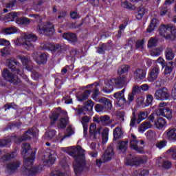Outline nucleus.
<instances>
[{
    "label": "nucleus",
    "mask_w": 176,
    "mask_h": 176,
    "mask_svg": "<svg viewBox=\"0 0 176 176\" xmlns=\"http://www.w3.org/2000/svg\"><path fill=\"white\" fill-rule=\"evenodd\" d=\"M21 155L23 156V168L21 170V174L26 176L36 175L39 173V166H32L34 160H35V151L31 148V145L24 142L22 144Z\"/></svg>",
    "instance_id": "nucleus-1"
},
{
    "label": "nucleus",
    "mask_w": 176,
    "mask_h": 176,
    "mask_svg": "<svg viewBox=\"0 0 176 176\" xmlns=\"http://www.w3.org/2000/svg\"><path fill=\"white\" fill-rule=\"evenodd\" d=\"M65 152L74 157L75 162L73 164L74 170L76 175H80L84 168H86V157L85 152L86 151L82 148V146L78 145L76 147H67Z\"/></svg>",
    "instance_id": "nucleus-2"
},
{
    "label": "nucleus",
    "mask_w": 176,
    "mask_h": 176,
    "mask_svg": "<svg viewBox=\"0 0 176 176\" xmlns=\"http://www.w3.org/2000/svg\"><path fill=\"white\" fill-rule=\"evenodd\" d=\"M38 37L34 34H24L21 38H17L14 41L15 45H23L26 50L34 49V44L32 42H36Z\"/></svg>",
    "instance_id": "nucleus-3"
},
{
    "label": "nucleus",
    "mask_w": 176,
    "mask_h": 176,
    "mask_svg": "<svg viewBox=\"0 0 176 176\" xmlns=\"http://www.w3.org/2000/svg\"><path fill=\"white\" fill-rule=\"evenodd\" d=\"M159 34L166 39H175L176 36V26L173 24H162L158 28Z\"/></svg>",
    "instance_id": "nucleus-4"
},
{
    "label": "nucleus",
    "mask_w": 176,
    "mask_h": 176,
    "mask_svg": "<svg viewBox=\"0 0 176 176\" xmlns=\"http://www.w3.org/2000/svg\"><path fill=\"white\" fill-rule=\"evenodd\" d=\"M98 94H100V91L97 88L95 89L94 94H92V98L95 101H97L98 102H100V104H102V107L104 109H107V111H110V109H112V102H111V100L107 98H98Z\"/></svg>",
    "instance_id": "nucleus-5"
},
{
    "label": "nucleus",
    "mask_w": 176,
    "mask_h": 176,
    "mask_svg": "<svg viewBox=\"0 0 176 176\" xmlns=\"http://www.w3.org/2000/svg\"><path fill=\"white\" fill-rule=\"evenodd\" d=\"M115 155V152L113 151V147L112 145H110L107 147L103 155H102L101 160H96V165L98 167H101V164L102 163H105L106 162H109L113 157Z\"/></svg>",
    "instance_id": "nucleus-6"
},
{
    "label": "nucleus",
    "mask_w": 176,
    "mask_h": 176,
    "mask_svg": "<svg viewBox=\"0 0 176 176\" xmlns=\"http://www.w3.org/2000/svg\"><path fill=\"white\" fill-rule=\"evenodd\" d=\"M36 30L40 34H45V35L48 36L54 34V25L50 22L44 23L43 26H41L40 25H37Z\"/></svg>",
    "instance_id": "nucleus-7"
},
{
    "label": "nucleus",
    "mask_w": 176,
    "mask_h": 176,
    "mask_svg": "<svg viewBox=\"0 0 176 176\" xmlns=\"http://www.w3.org/2000/svg\"><path fill=\"white\" fill-rule=\"evenodd\" d=\"M154 98L159 101H166L170 98V91L167 87H162L157 89L154 94Z\"/></svg>",
    "instance_id": "nucleus-8"
},
{
    "label": "nucleus",
    "mask_w": 176,
    "mask_h": 176,
    "mask_svg": "<svg viewBox=\"0 0 176 176\" xmlns=\"http://www.w3.org/2000/svg\"><path fill=\"white\" fill-rule=\"evenodd\" d=\"M6 64L14 74L16 75H23V70L19 63L16 59H7Z\"/></svg>",
    "instance_id": "nucleus-9"
},
{
    "label": "nucleus",
    "mask_w": 176,
    "mask_h": 176,
    "mask_svg": "<svg viewBox=\"0 0 176 176\" xmlns=\"http://www.w3.org/2000/svg\"><path fill=\"white\" fill-rule=\"evenodd\" d=\"M124 91H126V89H123L120 91H118L114 93L113 97L116 98V105L118 108H120L127 102L126 98H124Z\"/></svg>",
    "instance_id": "nucleus-10"
},
{
    "label": "nucleus",
    "mask_w": 176,
    "mask_h": 176,
    "mask_svg": "<svg viewBox=\"0 0 176 176\" xmlns=\"http://www.w3.org/2000/svg\"><path fill=\"white\" fill-rule=\"evenodd\" d=\"M94 107V102H93V100H89L85 102V104L84 107L78 109H75L76 115H82L83 113L84 115H86V111L91 112L93 111V107Z\"/></svg>",
    "instance_id": "nucleus-11"
},
{
    "label": "nucleus",
    "mask_w": 176,
    "mask_h": 176,
    "mask_svg": "<svg viewBox=\"0 0 176 176\" xmlns=\"http://www.w3.org/2000/svg\"><path fill=\"white\" fill-rule=\"evenodd\" d=\"M44 162L47 163L48 166H52V164H54L56 162V151H52L50 149H47L44 153Z\"/></svg>",
    "instance_id": "nucleus-12"
},
{
    "label": "nucleus",
    "mask_w": 176,
    "mask_h": 176,
    "mask_svg": "<svg viewBox=\"0 0 176 176\" xmlns=\"http://www.w3.org/2000/svg\"><path fill=\"white\" fill-rule=\"evenodd\" d=\"M2 76L7 80V82H10V83H12L13 85H17V83H20V80L17 76H14L13 74L10 73V72L8 69H4L2 72Z\"/></svg>",
    "instance_id": "nucleus-13"
},
{
    "label": "nucleus",
    "mask_w": 176,
    "mask_h": 176,
    "mask_svg": "<svg viewBox=\"0 0 176 176\" xmlns=\"http://www.w3.org/2000/svg\"><path fill=\"white\" fill-rule=\"evenodd\" d=\"M34 135H35V131L32 128H30L23 136L15 137L14 142L16 144H20L21 142H23V141H25V140H30L31 137H34Z\"/></svg>",
    "instance_id": "nucleus-14"
},
{
    "label": "nucleus",
    "mask_w": 176,
    "mask_h": 176,
    "mask_svg": "<svg viewBox=\"0 0 176 176\" xmlns=\"http://www.w3.org/2000/svg\"><path fill=\"white\" fill-rule=\"evenodd\" d=\"M32 56L34 60H35V61L37 63V64L41 65L46 64L47 61V56H49V54L46 53L39 54L37 52H34Z\"/></svg>",
    "instance_id": "nucleus-15"
},
{
    "label": "nucleus",
    "mask_w": 176,
    "mask_h": 176,
    "mask_svg": "<svg viewBox=\"0 0 176 176\" xmlns=\"http://www.w3.org/2000/svg\"><path fill=\"white\" fill-rule=\"evenodd\" d=\"M110 83H113L116 89H122L126 85H127V82H126V78L123 76H119L117 78H111Z\"/></svg>",
    "instance_id": "nucleus-16"
},
{
    "label": "nucleus",
    "mask_w": 176,
    "mask_h": 176,
    "mask_svg": "<svg viewBox=\"0 0 176 176\" xmlns=\"http://www.w3.org/2000/svg\"><path fill=\"white\" fill-rule=\"evenodd\" d=\"M94 120L96 123L102 124V126H109V124H112V120L111 119V117L107 115L101 116L99 118H94Z\"/></svg>",
    "instance_id": "nucleus-17"
},
{
    "label": "nucleus",
    "mask_w": 176,
    "mask_h": 176,
    "mask_svg": "<svg viewBox=\"0 0 176 176\" xmlns=\"http://www.w3.org/2000/svg\"><path fill=\"white\" fill-rule=\"evenodd\" d=\"M125 164L126 166H131V167L133 166L137 167L141 164H144V160L140 157H134L130 159H126Z\"/></svg>",
    "instance_id": "nucleus-18"
},
{
    "label": "nucleus",
    "mask_w": 176,
    "mask_h": 176,
    "mask_svg": "<svg viewBox=\"0 0 176 176\" xmlns=\"http://www.w3.org/2000/svg\"><path fill=\"white\" fill-rule=\"evenodd\" d=\"M157 116H164L166 119L173 118V111L170 108H160L156 110Z\"/></svg>",
    "instance_id": "nucleus-19"
},
{
    "label": "nucleus",
    "mask_w": 176,
    "mask_h": 176,
    "mask_svg": "<svg viewBox=\"0 0 176 176\" xmlns=\"http://www.w3.org/2000/svg\"><path fill=\"white\" fill-rule=\"evenodd\" d=\"M20 162L17 160L8 162L6 164V170L8 174H13V173L16 172L19 167H20Z\"/></svg>",
    "instance_id": "nucleus-20"
},
{
    "label": "nucleus",
    "mask_w": 176,
    "mask_h": 176,
    "mask_svg": "<svg viewBox=\"0 0 176 176\" xmlns=\"http://www.w3.org/2000/svg\"><path fill=\"white\" fill-rule=\"evenodd\" d=\"M132 138L133 139H132L130 141V146L131 149H134L135 151H136V152H138L139 153H142V152L144 151V147L138 146V143L140 142L137 140V138H135V135H132Z\"/></svg>",
    "instance_id": "nucleus-21"
},
{
    "label": "nucleus",
    "mask_w": 176,
    "mask_h": 176,
    "mask_svg": "<svg viewBox=\"0 0 176 176\" xmlns=\"http://www.w3.org/2000/svg\"><path fill=\"white\" fill-rule=\"evenodd\" d=\"M159 72H160L159 65H155L153 69H151L148 78L149 82H155V80L157 79V76H159Z\"/></svg>",
    "instance_id": "nucleus-22"
},
{
    "label": "nucleus",
    "mask_w": 176,
    "mask_h": 176,
    "mask_svg": "<svg viewBox=\"0 0 176 176\" xmlns=\"http://www.w3.org/2000/svg\"><path fill=\"white\" fill-rule=\"evenodd\" d=\"M166 138L168 141L172 142H175L176 141V129L175 128H169L165 132Z\"/></svg>",
    "instance_id": "nucleus-23"
},
{
    "label": "nucleus",
    "mask_w": 176,
    "mask_h": 176,
    "mask_svg": "<svg viewBox=\"0 0 176 176\" xmlns=\"http://www.w3.org/2000/svg\"><path fill=\"white\" fill-rule=\"evenodd\" d=\"M133 76L135 79L142 80L146 76V71L142 69H137L133 74Z\"/></svg>",
    "instance_id": "nucleus-24"
},
{
    "label": "nucleus",
    "mask_w": 176,
    "mask_h": 176,
    "mask_svg": "<svg viewBox=\"0 0 176 176\" xmlns=\"http://www.w3.org/2000/svg\"><path fill=\"white\" fill-rule=\"evenodd\" d=\"M62 36L64 38V39H67V41H69V42H72V43L76 42L78 39L75 33H63Z\"/></svg>",
    "instance_id": "nucleus-25"
},
{
    "label": "nucleus",
    "mask_w": 176,
    "mask_h": 176,
    "mask_svg": "<svg viewBox=\"0 0 176 176\" xmlns=\"http://www.w3.org/2000/svg\"><path fill=\"white\" fill-rule=\"evenodd\" d=\"M106 50H111V45L109 43L100 45L97 49V53L99 54H105Z\"/></svg>",
    "instance_id": "nucleus-26"
},
{
    "label": "nucleus",
    "mask_w": 176,
    "mask_h": 176,
    "mask_svg": "<svg viewBox=\"0 0 176 176\" xmlns=\"http://www.w3.org/2000/svg\"><path fill=\"white\" fill-rule=\"evenodd\" d=\"M89 122H90V118L87 116L82 117L81 119V123L84 129V135H87V129L89 128L87 123H89Z\"/></svg>",
    "instance_id": "nucleus-27"
},
{
    "label": "nucleus",
    "mask_w": 176,
    "mask_h": 176,
    "mask_svg": "<svg viewBox=\"0 0 176 176\" xmlns=\"http://www.w3.org/2000/svg\"><path fill=\"white\" fill-rule=\"evenodd\" d=\"M159 25V20L156 19H153L150 23V25H148L147 28V32H152V31H155V29L157 28Z\"/></svg>",
    "instance_id": "nucleus-28"
},
{
    "label": "nucleus",
    "mask_w": 176,
    "mask_h": 176,
    "mask_svg": "<svg viewBox=\"0 0 176 176\" xmlns=\"http://www.w3.org/2000/svg\"><path fill=\"white\" fill-rule=\"evenodd\" d=\"M165 56L166 60H168V61H171V60H174L175 54H174V52H173V49L171 47H166L165 49Z\"/></svg>",
    "instance_id": "nucleus-29"
},
{
    "label": "nucleus",
    "mask_w": 176,
    "mask_h": 176,
    "mask_svg": "<svg viewBox=\"0 0 176 176\" xmlns=\"http://www.w3.org/2000/svg\"><path fill=\"white\" fill-rule=\"evenodd\" d=\"M90 94H91V91L86 90L81 95L77 96L76 98L78 101H85L89 98V96H90Z\"/></svg>",
    "instance_id": "nucleus-30"
},
{
    "label": "nucleus",
    "mask_w": 176,
    "mask_h": 176,
    "mask_svg": "<svg viewBox=\"0 0 176 176\" xmlns=\"http://www.w3.org/2000/svg\"><path fill=\"white\" fill-rule=\"evenodd\" d=\"M113 140H119V138H122L123 137V131L122 128L117 126L113 130Z\"/></svg>",
    "instance_id": "nucleus-31"
},
{
    "label": "nucleus",
    "mask_w": 176,
    "mask_h": 176,
    "mask_svg": "<svg viewBox=\"0 0 176 176\" xmlns=\"http://www.w3.org/2000/svg\"><path fill=\"white\" fill-rule=\"evenodd\" d=\"M157 129H163L164 126H166V120L162 117L158 118L155 122H154Z\"/></svg>",
    "instance_id": "nucleus-32"
},
{
    "label": "nucleus",
    "mask_w": 176,
    "mask_h": 176,
    "mask_svg": "<svg viewBox=\"0 0 176 176\" xmlns=\"http://www.w3.org/2000/svg\"><path fill=\"white\" fill-rule=\"evenodd\" d=\"M133 40L131 39L129 40L127 43L125 44L124 49L127 56L133 53Z\"/></svg>",
    "instance_id": "nucleus-33"
},
{
    "label": "nucleus",
    "mask_w": 176,
    "mask_h": 176,
    "mask_svg": "<svg viewBox=\"0 0 176 176\" xmlns=\"http://www.w3.org/2000/svg\"><path fill=\"white\" fill-rule=\"evenodd\" d=\"M152 127V124H151V122H144L141 124L140 126L139 127V131L144 133L145 130L148 129H151Z\"/></svg>",
    "instance_id": "nucleus-34"
},
{
    "label": "nucleus",
    "mask_w": 176,
    "mask_h": 176,
    "mask_svg": "<svg viewBox=\"0 0 176 176\" xmlns=\"http://www.w3.org/2000/svg\"><path fill=\"white\" fill-rule=\"evenodd\" d=\"M30 21V19L26 17L16 18L15 19V23H16V24H20L21 25H27Z\"/></svg>",
    "instance_id": "nucleus-35"
},
{
    "label": "nucleus",
    "mask_w": 176,
    "mask_h": 176,
    "mask_svg": "<svg viewBox=\"0 0 176 176\" xmlns=\"http://www.w3.org/2000/svg\"><path fill=\"white\" fill-rule=\"evenodd\" d=\"M109 134V129L107 127H105L102 132V144H106V142L108 141V135Z\"/></svg>",
    "instance_id": "nucleus-36"
},
{
    "label": "nucleus",
    "mask_w": 176,
    "mask_h": 176,
    "mask_svg": "<svg viewBox=\"0 0 176 176\" xmlns=\"http://www.w3.org/2000/svg\"><path fill=\"white\" fill-rule=\"evenodd\" d=\"M171 5V3H166V1H165L164 4L161 7V10L160 12V16H166L168 12V6Z\"/></svg>",
    "instance_id": "nucleus-37"
},
{
    "label": "nucleus",
    "mask_w": 176,
    "mask_h": 176,
    "mask_svg": "<svg viewBox=\"0 0 176 176\" xmlns=\"http://www.w3.org/2000/svg\"><path fill=\"white\" fill-rule=\"evenodd\" d=\"M148 116V114L145 111H140L138 114V119H137V123L138 124H140L142 120H145Z\"/></svg>",
    "instance_id": "nucleus-38"
},
{
    "label": "nucleus",
    "mask_w": 176,
    "mask_h": 176,
    "mask_svg": "<svg viewBox=\"0 0 176 176\" xmlns=\"http://www.w3.org/2000/svg\"><path fill=\"white\" fill-rule=\"evenodd\" d=\"M146 10L144 7H139L138 9V12L136 13V19L138 20H141L142 17H144V14H145Z\"/></svg>",
    "instance_id": "nucleus-39"
},
{
    "label": "nucleus",
    "mask_w": 176,
    "mask_h": 176,
    "mask_svg": "<svg viewBox=\"0 0 176 176\" xmlns=\"http://www.w3.org/2000/svg\"><path fill=\"white\" fill-rule=\"evenodd\" d=\"M58 118H60V113L57 112H52L50 115V119L51 120V124H54L57 122Z\"/></svg>",
    "instance_id": "nucleus-40"
},
{
    "label": "nucleus",
    "mask_w": 176,
    "mask_h": 176,
    "mask_svg": "<svg viewBox=\"0 0 176 176\" xmlns=\"http://www.w3.org/2000/svg\"><path fill=\"white\" fill-rule=\"evenodd\" d=\"M167 155L169 156H171L172 159L174 160H176V146H172L170 147L167 151Z\"/></svg>",
    "instance_id": "nucleus-41"
},
{
    "label": "nucleus",
    "mask_w": 176,
    "mask_h": 176,
    "mask_svg": "<svg viewBox=\"0 0 176 176\" xmlns=\"http://www.w3.org/2000/svg\"><path fill=\"white\" fill-rule=\"evenodd\" d=\"M16 152L14 151L10 154L8 153L4 155L2 157V160H3V162H9V160H10L11 159H14V157H16Z\"/></svg>",
    "instance_id": "nucleus-42"
},
{
    "label": "nucleus",
    "mask_w": 176,
    "mask_h": 176,
    "mask_svg": "<svg viewBox=\"0 0 176 176\" xmlns=\"http://www.w3.org/2000/svg\"><path fill=\"white\" fill-rule=\"evenodd\" d=\"M113 82H111V80L108 82V83L106 85L105 87L103 88L104 91L105 93H111L113 90Z\"/></svg>",
    "instance_id": "nucleus-43"
},
{
    "label": "nucleus",
    "mask_w": 176,
    "mask_h": 176,
    "mask_svg": "<svg viewBox=\"0 0 176 176\" xmlns=\"http://www.w3.org/2000/svg\"><path fill=\"white\" fill-rule=\"evenodd\" d=\"M127 144H129V142H119L118 146L120 151H122V152H126L127 149Z\"/></svg>",
    "instance_id": "nucleus-44"
},
{
    "label": "nucleus",
    "mask_w": 176,
    "mask_h": 176,
    "mask_svg": "<svg viewBox=\"0 0 176 176\" xmlns=\"http://www.w3.org/2000/svg\"><path fill=\"white\" fill-rule=\"evenodd\" d=\"M146 136L148 140H156V132L149 130L146 133Z\"/></svg>",
    "instance_id": "nucleus-45"
},
{
    "label": "nucleus",
    "mask_w": 176,
    "mask_h": 176,
    "mask_svg": "<svg viewBox=\"0 0 176 176\" xmlns=\"http://www.w3.org/2000/svg\"><path fill=\"white\" fill-rule=\"evenodd\" d=\"M52 52H56V53H61L63 52V47L61 45L57 44H52V47L51 50Z\"/></svg>",
    "instance_id": "nucleus-46"
},
{
    "label": "nucleus",
    "mask_w": 176,
    "mask_h": 176,
    "mask_svg": "<svg viewBox=\"0 0 176 176\" xmlns=\"http://www.w3.org/2000/svg\"><path fill=\"white\" fill-rule=\"evenodd\" d=\"M17 17V12H10L7 16H5L6 20L8 21H14V19Z\"/></svg>",
    "instance_id": "nucleus-47"
},
{
    "label": "nucleus",
    "mask_w": 176,
    "mask_h": 176,
    "mask_svg": "<svg viewBox=\"0 0 176 176\" xmlns=\"http://www.w3.org/2000/svg\"><path fill=\"white\" fill-rule=\"evenodd\" d=\"M144 43H145V41L144 39L138 40L135 45V49H140V50H142V49H144Z\"/></svg>",
    "instance_id": "nucleus-48"
},
{
    "label": "nucleus",
    "mask_w": 176,
    "mask_h": 176,
    "mask_svg": "<svg viewBox=\"0 0 176 176\" xmlns=\"http://www.w3.org/2000/svg\"><path fill=\"white\" fill-rule=\"evenodd\" d=\"M163 50L161 47L154 48L151 50V56L156 57L162 54V51Z\"/></svg>",
    "instance_id": "nucleus-49"
},
{
    "label": "nucleus",
    "mask_w": 176,
    "mask_h": 176,
    "mask_svg": "<svg viewBox=\"0 0 176 176\" xmlns=\"http://www.w3.org/2000/svg\"><path fill=\"white\" fill-rule=\"evenodd\" d=\"M129 71V65H122L118 70V75H122V74H125Z\"/></svg>",
    "instance_id": "nucleus-50"
},
{
    "label": "nucleus",
    "mask_w": 176,
    "mask_h": 176,
    "mask_svg": "<svg viewBox=\"0 0 176 176\" xmlns=\"http://www.w3.org/2000/svg\"><path fill=\"white\" fill-rule=\"evenodd\" d=\"M157 43V41H156L155 38H151L148 41L147 46L149 49H151L152 47H155V46H156Z\"/></svg>",
    "instance_id": "nucleus-51"
},
{
    "label": "nucleus",
    "mask_w": 176,
    "mask_h": 176,
    "mask_svg": "<svg viewBox=\"0 0 176 176\" xmlns=\"http://www.w3.org/2000/svg\"><path fill=\"white\" fill-rule=\"evenodd\" d=\"M5 111L8 109H16L17 108V105L14 104V102L7 103L4 105Z\"/></svg>",
    "instance_id": "nucleus-52"
},
{
    "label": "nucleus",
    "mask_w": 176,
    "mask_h": 176,
    "mask_svg": "<svg viewBox=\"0 0 176 176\" xmlns=\"http://www.w3.org/2000/svg\"><path fill=\"white\" fill-rule=\"evenodd\" d=\"M67 124H68V119L61 118L60 120L59 126H60V129H65V127H67Z\"/></svg>",
    "instance_id": "nucleus-53"
},
{
    "label": "nucleus",
    "mask_w": 176,
    "mask_h": 176,
    "mask_svg": "<svg viewBox=\"0 0 176 176\" xmlns=\"http://www.w3.org/2000/svg\"><path fill=\"white\" fill-rule=\"evenodd\" d=\"M54 135H56V130L54 129L49 131L45 133V137H47L48 140H52V138H53Z\"/></svg>",
    "instance_id": "nucleus-54"
},
{
    "label": "nucleus",
    "mask_w": 176,
    "mask_h": 176,
    "mask_svg": "<svg viewBox=\"0 0 176 176\" xmlns=\"http://www.w3.org/2000/svg\"><path fill=\"white\" fill-rule=\"evenodd\" d=\"M92 135L94 136V138H95V140H97V138H100L101 135V127L96 129L93 133Z\"/></svg>",
    "instance_id": "nucleus-55"
},
{
    "label": "nucleus",
    "mask_w": 176,
    "mask_h": 176,
    "mask_svg": "<svg viewBox=\"0 0 176 176\" xmlns=\"http://www.w3.org/2000/svg\"><path fill=\"white\" fill-rule=\"evenodd\" d=\"M135 122H137V116H135V112H133L130 122L131 127L135 126Z\"/></svg>",
    "instance_id": "nucleus-56"
},
{
    "label": "nucleus",
    "mask_w": 176,
    "mask_h": 176,
    "mask_svg": "<svg viewBox=\"0 0 176 176\" xmlns=\"http://www.w3.org/2000/svg\"><path fill=\"white\" fill-rule=\"evenodd\" d=\"M53 46L52 43H44L41 45V48L43 49L44 50H51L52 51V47Z\"/></svg>",
    "instance_id": "nucleus-57"
},
{
    "label": "nucleus",
    "mask_w": 176,
    "mask_h": 176,
    "mask_svg": "<svg viewBox=\"0 0 176 176\" xmlns=\"http://www.w3.org/2000/svg\"><path fill=\"white\" fill-rule=\"evenodd\" d=\"M4 31H5L6 34H14V33L17 32V28H14V27H11V28L5 29Z\"/></svg>",
    "instance_id": "nucleus-58"
},
{
    "label": "nucleus",
    "mask_w": 176,
    "mask_h": 176,
    "mask_svg": "<svg viewBox=\"0 0 176 176\" xmlns=\"http://www.w3.org/2000/svg\"><path fill=\"white\" fill-rule=\"evenodd\" d=\"M166 145H167V141L166 140H162V141L158 142L156 144V146L159 149H162V148H164V146H166Z\"/></svg>",
    "instance_id": "nucleus-59"
},
{
    "label": "nucleus",
    "mask_w": 176,
    "mask_h": 176,
    "mask_svg": "<svg viewBox=\"0 0 176 176\" xmlns=\"http://www.w3.org/2000/svg\"><path fill=\"white\" fill-rule=\"evenodd\" d=\"M67 133L63 136V138L62 140H64V138H67L68 137H71L72 135L74 134V129H72L71 126L67 127Z\"/></svg>",
    "instance_id": "nucleus-60"
},
{
    "label": "nucleus",
    "mask_w": 176,
    "mask_h": 176,
    "mask_svg": "<svg viewBox=\"0 0 176 176\" xmlns=\"http://www.w3.org/2000/svg\"><path fill=\"white\" fill-rule=\"evenodd\" d=\"M97 129V125L95 123H92L89 126V135L93 136V133Z\"/></svg>",
    "instance_id": "nucleus-61"
},
{
    "label": "nucleus",
    "mask_w": 176,
    "mask_h": 176,
    "mask_svg": "<svg viewBox=\"0 0 176 176\" xmlns=\"http://www.w3.org/2000/svg\"><path fill=\"white\" fill-rule=\"evenodd\" d=\"M173 72V67L168 65V64L166 65L165 67V69L164 71V75H168V74H171Z\"/></svg>",
    "instance_id": "nucleus-62"
},
{
    "label": "nucleus",
    "mask_w": 176,
    "mask_h": 176,
    "mask_svg": "<svg viewBox=\"0 0 176 176\" xmlns=\"http://www.w3.org/2000/svg\"><path fill=\"white\" fill-rule=\"evenodd\" d=\"M50 176H65V173L61 172V170H54Z\"/></svg>",
    "instance_id": "nucleus-63"
},
{
    "label": "nucleus",
    "mask_w": 176,
    "mask_h": 176,
    "mask_svg": "<svg viewBox=\"0 0 176 176\" xmlns=\"http://www.w3.org/2000/svg\"><path fill=\"white\" fill-rule=\"evenodd\" d=\"M10 142H12V140L9 138L1 140L0 146H6V145H8Z\"/></svg>",
    "instance_id": "nucleus-64"
}]
</instances>
